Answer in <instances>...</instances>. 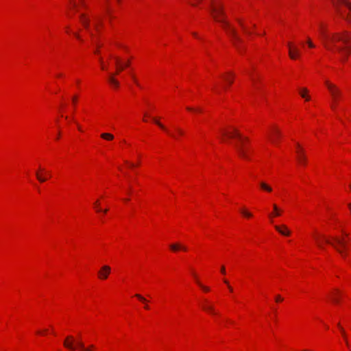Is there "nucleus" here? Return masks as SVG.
Masks as SVG:
<instances>
[{
  "mask_svg": "<svg viewBox=\"0 0 351 351\" xmlns=\"http://www.w3.org/2000/svg\"><path fill=\"white\" fill-rule=\"evenodd\" d=\"M210 11L213 19L222 24L227 33L231 36L234 45L237 47V43H241V39L238 36L236 30L224 19L225 13L223 10V6L221 4H213Z\"/></svg>",
  "mask_w": 351,
  "mask_h": 351,
  "instance_id": "f257e3e1",
  "label": "nucleus"
},
{
  "mask_svg": "<svg viewBox=\"0 0 351 351\" xmlns=\"http://www.w3.org/2000/svg\"><path fill=\"white\" fill-rule=\"evenodd\" d=\"M319 35L324 45L328 49H332L337 41L343 43H347L349 39H351V33L343 32L342 33H333L331 35L327 34L326 29L322 23L319 25Z\"/></svg>",
  "mask_w": 351,
  "mask_h": 351,
  "instance_id": "f03ea898",
  "label": "nucleus"
},
{
  "mask_svg": "<svg viewBox=\"0 0 351 351\" xmlns=\"http://www.w3.org/2000/svg\"><path fill=\"white\" fill-rule=\"evenodd\" d=\"M223 134L227 135L230 138L237 139L238 143H235L234 147L239 155L243 158H248L247 149L245 146V141H247V138L243 137L241 134V133L236 129H234V130L232 132H223Z\"/></svg>",
  "mask_w": 351,
  "mask_h": 351,
  "instance_id": "7ed1b4c3",
  "label": "nucleus"
},
{
  "mask_svg": "<svg viewBox=\"0 0 351 351\" xmlns=\"http://www.w3.org/2000/svg\"><path fill=\"white\" fill-rule=\"evenodd\" d=\"M63 344L66 348L71 351H75L77 348L83 351H93L92 350L95 348L94 345H90L88 348H86L82 341H75L72 336L66 337Z\"/></svg>",
  "mask_w": 351,
  "mask_h": 351,
  "instance_id": "20e7f679",
  "label": "nucleus"
},
{
  "mask_svg": "<svg viewBox=\"0 0 351 351\" xmlns=\"http://www.w3.org/2000/svg\"><path fill=\"white\" fill-rule=\"evenodd\" d=\"M336 11L338 14L343 19L351 21V14L347 13L343 7L345 6L351 12V3L349 0H332Z\"/></svg>",
  "mask_w": 351,
  "mask_h": 351,
  "instance_id": "39448f33",
  "label": "nucleus"
},
{
  "mask_svg": "<svg viewBox=\"0 0 351 351\" xmlns=\"http://www.w3.org/2000/svg\"><path fill=\"white\" fill-rule=\"evenodd\" d=\"M326 243L332 246L343 257L346 256L347 241L343 238L333 237L331 239L324 238Z\"/></svg>",
  "mask_w": 351,
  "mask_h": 351,
  "instance_id": "423d86ee",
  "label": "nucleus"
},
{
  "mask_svg": "<svg viewBox=\"0 0 351 351\" xmlns=\"http://www.w3.org/2000/svg\"><path fill=\"white\" fill-rule=\"evenodd\" d=\"M326 85L330 91L334 104H336L342 95L341 91L336 85L328 81H326Z\"/></svg>",
  "mask_w": 351,
  "mask_h": 351,
  "instance_id": "0eeeda50",
  "label": "nucleus"
},
{
  "mask_svg": "<svg viewBox=\"0 0 351 351\" xmlns=\"http://www.w3.org/2000/svg\"><path fill=\"white\" fill-rule=\"evenodd\" d=\"M350 40H348L347 43H343L345 46L337 47V51L341 55V60L343 62L346 61L351 52V45L349 44Z\"/></svg>",
  "mask_w": 351,
  "mask_h": 351,
  "instance_id": "6e6552de",
  "label": "nucleus"
},
{
  "mask_svg": "<svg viewBox=\"0 0 351 351\" xmlns=\"http://www.w3.org/2000/svg\"><path fill=\"white\" fill-rule=\"evenodd\" d=\"M280 136L281 132L278 128L274 126L273 128H271L270 132L269 134V138L272 143L278 144V140L280 138Z\"/></svg>",
  "mask_w": 351,
  "mask_h": 351,
  "instance_id": "1a4fd4ad",
  "label": "nucleus"
},
{
  "mask_svg": "<svg viewBox=\"0 0 351 351\" xmlns=\"http://www.w3.org/2000/svg\"><path fill=\"white\" fill-rule=\"evenodd\" d=\"M111 269L108 265L103 266L98 272V276L100 279L104 280L108 278L110 273Z\"/></svg>",
  "mask_w": 351,
  "mask_h": 351,
  "instance_id": "9d476101",
  "label": "nucleus"
},
{
  "mask_svg": "<svg viewBox=\"0 0 351 351\" xmlns=\"http://www.w3.org/2000/svg\"><path fill=\"white\" fill-rule=\"evenodd\" d=\"M275 229L282 235L289 236L291 234L290 230L285 225L275 226Z\"/></svg>",
  "mask_w": 351,
  "mask_h": 351,
  "instance_id": "9b49d317",
  "label": "nucleus"
},
{
  "mask_svg": "<svg viewBox=\"0 0 351 351\" xmlns=\"http://www.w3.org/2000/svg\"><path fill=\"white\" fill-rule=\"evenodd\" d=\"M202 308L204 311H208L213 315H216L217 313L215 311L214 306L209 304L207 300L205 301L204 304L202 305Z\"/></svg>",
  "mask_w": 351,
  "mask_h": 351,
  "instance_id": "f8f14e48",
  "label": "nucleus"
},
{
  "mask_svg": "<svg viewBox=\"0 0 351 351\" xmlns=\"http://www.w3.org/2000/svg\"><path fill=\"white\" fill-rule=\"evenodd\" d=\"M80 21H81L82 24L83 25V26L86 29L88 30L89 29V23H90L88 18H87L84 14H81L80 15Z\"/></svg>",
  "mask_w": 351,
  "mask_h": 351,
  "instance_id": "ddd939ff",
  "label": "nucleus"
},
{
  "mask_svg": "<svg viewBox=\"0 0 351 351\" xmlns=\"http://www.w3.org/2000/svg\"><path fill=\"white\" fill-rule=\"evenodd\" d=\"M289 55L292 60H295L299 56L300 51L296 47H295L293 49L289 50Z\"/></svg>",
  "mask_w": 351,
  "mask_h": 351,
  "instance_id": "4468645a",
  "label": "nucleus"
},
{
  "mask_svg": "<svg viewBox=\"0 0 351 351\" xmlns=\"http://www.w3.org/2000/svg\"><path fill=\"white\" fill-rule=\"evenodd\" d=\"M259 186L262 190H263L266 192L271 193L273 191L272 187L269 184L266 183L265 182L261 181L259 182Z\"/></svg>",
  "mask_w": 351,
  "mask_h": 351,
  "instance_id": "2eb2a0df",
  "label": "nucleus"
},
{
  "mask_svg": "<svg viewBox=\"0 0 351 351\" xmlns=\"http://www.w3.org/2000/svg\"><path fill=\"white\" fill-rule=\"evenodd\" d=\"M170 249L173 252H177L179 250L186 251L187 248L180 243H173L170 245Z\"/></svg>",
  "mask_w": 351,
  "mask_h": 351,
  "instance_id": "dca6fc26",
  "label": "nucleus"
},
{
  "mask_svg": "<svg viewBox=\"0 0 351 351\" xmlns=\"http://www.w3.org/2000/svg\"><path fill=\"white\" fill-rule=\"evenodd\" d=\"M300 95L302 98H304L306 101L310 100V97L308 95V89L306 88H302L300 90Z\"/></svg>",
  "mask_w": 351,
  "mask_h": 351,
  "instance_id": "f3484780",
  "label": "nucleus"
},
{
  "mask_svg": "<svg viewBox=\"0 0 351 351\" xmlns=\"http://www.w3.org/2000/svg\"><path fill=\"white\" fill-rule=\"evenodd\" d=\"M273 208H274V213H271L269 215V217L270 218H272L274 217H276V216H279L280 215V208L278 207V206L275 204H273Z\"/></svg>",
  "mask_w": 351,
  "mask_h": 351,
  "instance_id": "a211bd4d",
  "label": "nucleus"
},
{
  "mask_svg": "<svg viewBox=\"0 0 351 351\" xmlns=\"http://www.w3.org/2000/svg\"><path fill=\"white\" fill-rule=\"evenodd\" d=\"M108 81L114 87H119V83L112 75L108 77Z\"/></svg>",
  "mask_w": 351,
  "mask_h": 351,
  "instance_id": "6ab92c4d",
  "label": "nucleus"
},
{
  "mask_svg": "<svg viewBox=\"0 0 351 351\" xmlns=\"http://www.w3.org/2000/svg\"><path fill=\"white\" fill-rule=\"evenodd\" d=\"M296 147H297V150H296L297 159H298L299 156L305 155V154H304V149L301 147V146L299 143H296Z\"/></svg>",
  "mask_w": 351,
  "mask_h": 351,
  "instance_id": "aec40b11",
  "label": "nucleus"
},
{
  "mask_svg": "<svg viewBox=\"0 0 351 351\" xmlns=\"http://www.w3.org/2000/svg\"><path fill=\"white\" fill-rule=\"evenodd\" d=\"M101 137L107 141H112L114 138V136L110 133H103L101 134Z\"/></svg>",
  "mask_w": 351,
  "mask_h": 351,
  "instance_id": "412c9836",
  "label": "nucleus"
},
{
  "mask_svg": "<svg viewBox=\"0 0 351 351\" xmlns=\"http://www.w3.org/2000/svg\"><path fill=\"white\" fill-rule=\"evenodd\" d=\"M154 122L157 125H158L161 129L164 130L165 131L168 132V130H167V128L165 127V125L161 123L158 119H156V118H152Z\"/></svg>",
  "mask_w": 351,
  "mask_h": 351,
  "instance_id": "4be33fe9",
  "label": "nucleus"
},
{
  "mask_svg": "<svg viewBox=\"0 0 351 351\" xmlns=\"http://www.w3.org/2000/svg\"><path fill=\"white\" fill-rule=\"evenodd\" d=\"M298 160L300 164L304 165L306 163V157L305 155L299 156Z\"/></svg>",
  "mask_w": 351,
  "mask_h": 351,
  "instance_id": "5701e85b",
  "label": "nucleus"
},
{
  "mask_svg": "<svg viewBox=\"0 0 351 351\" xmlns=\"http://www.w3.org/2000/svg\"><path fill=\"white\" fill-rule=\"evenodd\" d=\"M338 327L339 328L341 333H342V335H343V338L345 339V341H346V343L347 344V346H348V340H347V337H346V332H345V330H343V328L341 326L340 324L339 323L337 324Z\"/></svg>",
  "mask_w": 351,
  "mask_h": 351,
  "instance_id": "b1692460",
  "label": "nucleus"
},
{
  "mask_svg": "<svg viewBox=\"0 0 351 351\" xmlns=\"http://www.w3.org/2000/svg\"><path fill=\"white\" fill-rule=\"evenodd\" d=\"M230 75L231 77L224 76L223 78L229 84H232L233 82L234 75L232 73H230Z\"/></svg>",
  "mask_w": 351,
  "mask_h": 351,
  "instance_id": "393cba45",
  "label": "nucleus"
},
{
  "mask_svg": "<svg viewBox=\"0 0 351 351\" xmlns=\"http://www.w3.org/2000/svg\"><path fill=\"white\" fill-rule=\"evenodd\" d=\"M339 293V291L338 290H336L335 291V293H332V300L335 302V303H338L339 302V298H337V295Z\"/></svg>",
  "mask_w": 351,
  "mask_h": 351,
  "instance_id": "a878e982",
  "label": "nucleus"
},
{
  "mask_svg": "<svg viewBox=\"0 0 351 351\" xmlns=\"http://www.w3.org/2000/svg\"><path fill=\"white\" fill-rule=\"evenodd\" d=\"M36 176L38 181H40V182H44L47 180V179L43 176H41L38 172L36 173Z\"/></svg>",
  "mask_w": 351,
  "mask_h": 351,
  "instance_id": "bb28decb",
  "label": "nucleus"
},
{
  "mask_svg": "<svg viewBox=\"0 0 351 351\" xmlns=\"http://www.w3.org/2000/svg\"><path fill=\"white\" fill-rule=\"evenodd\" d=\"M241 213L246 217H251L252 214L245 210H241Z\"/></svg>",
  "mask_w": 351,
  "mask_h": 351,
  "instance_id": "cd10ccee",
  "label": "nucleus"
},
{
  "mask_svg": "<svg viewBox=\"0 0 351 351\" xmlns=\"http://www.w3.org/2000/svg\"><path fill=\"white\" fill-rule=\"evenodd\" d=\"M135 296L138 299L140 300L143 303H146L147 302V300L144 298L140 294H136Z\"/></svg>",
  "mask_w": 351,
  "mask_h": 351,
  "instance_id": "c85d7f7f",
  "label": "nucleus"
},
{
  "mask_svg": "<svg viewBox=\"0 0 351 351\" xmlns=\"http://www.w3.org/2000/svg\"><path fill=\"white\" fill-rule=\"evenodd\" d=\"M198 285L205 291H209V288L208 287L204 286L199 281L197 282Z\"/></svg>",
  "mask_w": 351,
  "mask_h": 351,
  "instance_id": "c756f323",
  "label": "nucleus"
},
{
  "mask_svg": "<svg viewBox=\"0 0 351 351\" xmlns=\"http://www.w3.org/2000/svg\"><path fill=\"white\" fill-rule=\"evenodd\" d=\"M307 44H308V47L311 48L315 47V45L313 43V42L311 41V40L309 38H308V39H307Z\"/></svg>",
  "mask_w": 351,
  "mask_h": 351,
  "instance_id": "7c9ffc66",
  "label": "nucleus"
},
{
  "mask_svg": "<svg viewBox=\"0 0 351 351\" xmlns=\"http://www.w3.org/2000/svg\"><path fill=\"white\" fill-rule=\"evenodd\" d=\"M187 110H189V111L202 112L201 109H199V108L198 109H194V108H191V107H188Z\"/></svg>",
  "mask_w": 351,
  "mask_h": 351,
  "instance_id": "2f4dec72",
  "label": "nucleus"
},
{
  "mask_svg": "<svg viewBox=\"0 0 351 351\" xmlns=\"http://www.w3.org/2000/svg\"><path fill=\"white\" fill-rule=\"evenodd\" d=\"M282 300L283 299L281 298V296L280 295H277L276 296V302H279L282 301Z\"/></svg>",
  "mask_w": 351,
  "mask_h": 351,
  "instance_id": "473e14b6",
  "label": "nucleus"
},
{
  "mask_svg": "<svg viewBox=\"0 0 351 351\" xmlns=\"http://www.w3.org/2000/svg\"><path fill=\"white\" fill-rule=\"evenodd\" d=\"M237 21H238L239 23L241 25V26L243 27L244 31L246 32L247 33H249L248 32H247L246 28L244 27L243 23L240 20H237Z\"/></svg>",
  "mask_w": 351,
  "mask_h": 351,
  "instance_id": "72a5a7b5",
  "label": "nucleus"
},
{
  "mask_svg": "<svg viewBox=\"0 0 351 351\" xmlns=\"http://www.w3.org/2000/svg\"><path fill=\"white\" fill-rule=\"evenodd\" d=\"M287 46L289 47V50H291V49H293L295 47L292 45L291 43H287Z\"/></svg>",
  "mask_w": 351,
  "mask_h": 351,
  "instance_id": "f704fd0d",
  "label": "nucleus"
},
{
  "mask_svg": "<svg viewBox=\"0 0 351 351\" xmlns=\"http://www.w3.org/2000/svg\"><path fill=\"white\" fill-rule=\"evenodd\" d=\"M223 282H224L226 285H228V280H223ZM228 288H229V289H230V291H232V288L230 286H228Z\"/></svg>",
  "mask_w": 351,
  "mask_h": 351,
  "instance_id": "c9c22d12",
  "label": "nucleus"
},
{
  "mask_svg": "<svg viewBox=\"0 0 351 351\" xmlns=\"http://www.w3.org/2000/svg\"><path fill=\"white\" fill-rule=\"evenodd\" d=\"M221 271L223 274H226V269H225V267L224 266H222L221 268Z\"/></svg>",
  "mask_w": 351,
  "mask_h": 351,
  "instance_id": "e433bc0d",
  "label": "nucleus"
},
{
  "mask_svg": "<svg viewBox=\"0 0 351 351\" xmlns=\"http://www.w3.org/2000/svg\"><path fill=\"white\" fill-rule=\"evenodd\" d=\"M316 241H317V245H318L319 247L322 248V243H320V241H319L317 238H316Z\"/></svg>",
  "mask_w": 351,
  "mask_h": 351,
  "instance_id": "4c0bfd02",
  "label": "nucleus"
},
{
  "mask_svg": "<svg viewBox=\"0 0 351 351\" xmlns=\"http://www.w3.org/2000/svg\"><path fill=\"white\" fill-rule=\"evenodd\" d=\"M80 3H81L83 7H86V4H85V3H84V0H80Z\"/></svg>",
  "mask_w": 351,
  "mask_h": 351,
  "instance_id": "58836bf2",
  "label": "nucleus"
},
{
  "mask_svg": "<svg viewBox=\"0 0 351 351\" xmlns=\"http://www.w3.org/2000/svg\"><path fill=\"white\" fill-rule=\"evenodd\" d=\"M72 100H73V102L75 104L77 101V97L76 96H74L73 98H72Z\"/></svg>",
  "mask_w": 351,
  "mask_h": 351,
  "instance_id": "ea45409f",
  "label": "nucleus"
},
{
  "mask_svg": "<svg viewBox=\"0 0 351 351\" xmlns=\"http://www.w3.org/2000/svg\"><path fill=\"white\" fill-rule=\"evenodd\" d=\"M125 162H126V163H128V164H129V165H130V166L131 167H134V163H130V162H128V161H125Z\"/></svg>",
  "mask_w": 351,
  "mask_h": 351,
  "instance_id": "a19ab883",
  "label": "nucleus"
},
{
  "mask_svg": "<svg viewBox=\"0 0 351 351\" xmlns=\"http://www.w3.org/2000/svg\"><path fill=\"white\" fill-rule=\"evenodd\" d=\"M75 36H76L77 38L81 40L80 36L78 34L75 33Z\"/></svg>",
  "mask_w": 351,
  "mask_h": 351,
  "instance_id": "79ce46f5",
  "label": "nucleus"
},
{
  "mask_svg": "<svg viewBox=\"0 0 351 351\" xmlns=\"http://www.w3.org/2000/svg\"><path fill=\"white\" fill-rule=\"evenodd\" d=\"M133 77V80L134 81V82L138 85L139 86V84L138 83L137 80H136V78L134 77Z\"/></svg>",
  "mask_w": 351,
  "mask_h": 351,
  "instance_id": "37998d69",
  "label": "nucleus"
},
{
  "mask_svg": "<svg viewBox=\"0 0 351 351\" xmlns=\"http://www.w3.org/2000/svg\"><path fill=\"white\" fill-rule=\"evenodd\" d=\"M177 130L180 134H183V132L180 129H178Z\"/></svg>",
  "mask_w": 351,
  "mask_h": 351,
  "instance_id": "c03bdc74",
  "label": "nucleus"
},
{
  "mask_svg": "<svg viewBox=\"0 0 351 351\" xmlns=\"http://www.w3.org/2000/svg\"><path fill=\"white\" fill-rule=\"evenodd\" d=\"M101 69L103 70L106 69V66H105V65H104V63L102 64H101Z\"/></svg>",
  "mask_w": 351,
  "mask_h": 351,
  "instance_id": "a18cd8bd",
  "label": "nucleus"
},
{
  "mask_svg": "<svg viewBox=\"0 0 351 351\" xmlns=\"http://www.w3.org/2000/svg\"><path fill=\"white\" fill-rule=\"evenodd\" d=\"M116 63H117V65H119V63H120L119 62V60L118 58L116 59Z\"/></svg>",
  "mask_w": 351,
  "mask_h": 351,
  "instance_id": "49530a36",
  "label": "nucleus"
},
{
  "mask_svg": "<svg viewBox=\"0 0 351 351\" xmlns=\"http://www.w3.org/2000/svg\"><path fill=\"white\" fill-rule=\"evenodd\" d=\"M130 66V62L128 61V62H126V64H125V66L127 67V66Z\"/></svg>",
  "mask_w": 351,
  "mask_h": 351,
  "instance_id": "de8ad7c7",
  "label": "nucleus"
},
{
  "mask_svg": "<svg viewBox=\"0 0 351 351\" xmlns=\"http://www.w3.org/2000/svg\"><path fill=\"white\" fill-rule=\"evenodd\" d=\"M124 66H120L119 67V71H122L123 69Z\"/></svg>",
  "mask_w": 351,
  "mask_h": 351,
  "instance_id": "09e8293b",
  "label": "nucleus"
},
{
  "mask_svg": "<svg viewBox=\"0 0 351 351\" xmlns=\"http://www.w3.org/2000/svg\"><path fill=\"white\" fill-rule=\"evenodd\" d=\"M73 6L76 8H77L76 3H73Z\"/></svg>",
  "mask_w": 351,
  "mask_h": 351,
  "instance_id": "8fccbe9b",
  "label": "nucleus"
},
{
  "mask_svg": "<svg viewBox=\"0 0 351 351\" xmlns=\"http://www.w3.org/2000/svg\"><path fill=\"white\" fill-rule=\"evenodd\" d=\"M95 206H96L97 207L99 206V202H98V201H97V202H95Z\"/></svg>",
  "mask_w": 351,
  "mask_h": 351,
  "instance_id": "3c124183",
  "label": "nucleus"
},
{
  "mask_svg": "<svg viewBox=\"0 0 351 351\" xmlns=\"http://www.w3.org/2000/svg\"><path fill=\"white\" fill-rule=\"evenodd\" d=\"M145 308L146 309H148V308H149V306L147 305V304H145Z\"/></svg>",
  "mask_w": 351,
  "mask_h": 351,
  "instance_id": "603ef678",
  "label": "nucleus"
},
{
  "mask_svg": "<svg viewBox=\"0 0 351 351\" xmlns=\"http://www.w3.org/2000/svg\"><path fill=\"white\" fill-rule=\"evenodd\" d=\"M145 308L146 309H148V308H149V306L147 305V304H145Z\"/></svg>",
  "mask_w": 351,
  "mask_h": 351,
  "instance_id": "864d4df0",
  "label": "nucleus"
},
{
  "mask_svg": "<svg viewBox=\"0 0 351 351\" xmlns=\"http://www.w3.org/2000/svg\"><path fill=\"white\" fill-rule=\"evenodd\" d=\"M193 35L194 36H195V37H197V33H195V32H193Z\"/></svg>",
  "mask_w": 351,
  "mask_h": 351,
  "instance_id": "5fc2aeb1",
  "label": "nucleus"
},
{
  "mask_svg": "<svg viewBox=\"0 0 351 351\" xmlns=\"http://www.w3.org/2000/svg\"><path fill=\"white\" fill-rule=\"evenodd\" d=\"M99 61H100L101 64H103V60H102L101 58H99Z\"/></svg>",
  "mask_w": 351,
  "mask_h": 351,
  "instance_id": "6e6d98bb",
  "label": "nucleus"
},
{
  "mask_svg": "<svg viewBox=\"0 0 351 351\" xmlns=\"http://www.w3.org/2000/svg\"><path fill=\"white\" fill-rule=\"evenodd\" d=\"M95 28L97 30H98V25L97 24H95Z\"/></svg>",
  "mask_w": 351,
  "mask_h": 351,
  "instance_id": "4d7b16f0",
  "label": "nucleus"
},
{
  "mask_svg": "<svg viewBox=\"0 0 351 351\" xmlns=\"http://www.w3.org/2000/svg\"><path fill=\"white\" fill-rule=\"evenodd\" d=\"M78 130L82 131V128L80 125H78Z\"/></svg>",
  "mask_w": 351,
  "mask_h": 351,
  "instance_id": "13d9d810",
  "label": "nucleus"
},
{
  "mask_svg": "<svg viewBox=\"0 0 351 351\" xmlns=\"http://www.w3.org/2000/svg\"><path fill=\"white\" fill-rule=\"evenodd\" d=\"M343 234H344V235H345L346 237H348V234L347 233L343 232Z\"/></svg>",
  "mask_w": 351,
  "mask_h": 351,
  "instance_id": "bf43d9fd",
  "label": "nucleus"
},
{
  "mask_svg": "<svg viewBox=\"0 0 351 351\" xmlns=\"http://www.w3.org/2000/svg\"><path fill=\"white\" fill-rule=\"evenodd\" d=\"M95 44L98 47H100V45L97 43H96Z\"/></svg>",
  "mask_w": 351,
  "mask_h": 351,
  "instance_id": "052dcab7",
  "label": "nucleus"
},
{
  "mask_svg": "<svg viewBox=\"0 0 351 351\" xmlns=\"http://www.w3.org/2000/svg\"><path fill=\"white\" fill-rule=\"evenodd\" d=\"M95 53H99V51L97 49L95 51Z\"/></svg>",
  "mask_w": 351,
  "mask_h": 351,
  "instance_id": "680f3d73",
  "label": "nucleus"
},
{
  "mask_svg": "<svg viewBox=\"0 0 351 351\" xmlns=\"http://www.w3.org/2000/svg\"><path fill=\"white\" fill-rule=\"evenodd\" d=\"M107 211H108V210H107V209H106V210H104V213H106Z\"/></svg>",
  "mask_w": 351,
  "mask_h": 351,
  "instance_id": "e2e57ef3",
  "label": "nucleus"
},
{
  "mask_svg": "<svg viewBox=\"0 0 351 351\" xmlns=\"http://www.w3.org/2000/svg\"><path fill=\"white\" fill-rule=\"evenodd\" d=\"M195 1H197V2H199V1H200L201 0H195Z\"/></svg>",
  "mask_w": 351,
  "mask_h": 351,
  "instance_id": "0e129e2a",
  "label": "nucleus"
},
{
  "mask_svg": "<svg viewBox=\"0 0 351 351\" xmlns=\"http://www.w3.org/2000/svg\"><path fill=\"white\" fill-rule=\"evenodd\" d=\"M350 189H351V184L350 185Z\"/></svg>",
  "mask_w": 351,
  "mask_h": 351,
  "instance_id": "69168bd1",
  "label": "nucleus"
}]
</instances>
